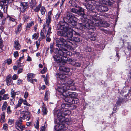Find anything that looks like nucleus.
<instances>
[{"label":"nucleus","mask_w":131,"mask_h":131,"mask_svg":"<svg viewBox=\"0 0 131 131\" xmlns=\"http://www.w3.org/2000/svg\"><path fill=\"white\" fill-rule=\"evenodd\" d=\"M31 114L28 111H22L21 113V116L19 118V120L22 121V119L29 121L30 119Z\"/></svg>","instance_id":"obj_7"},{"label":"nucleus","mask_w":131,"mask_h":131,"mask_svg":"<svg viewBox=\"0 0 131 131\" xmlns=\"http://www.w3.org/2000/svg\"><path fill=\"white\" fill-rule=\"evenodd\" d=\"M95 4L96 5V8L100 12H105L108 10V8L107 6L102 5V4L101 3L96 2Z\"/></svg>","instance_id":"obj_8"},{"label":"nucleus","mask_w":131,"mask_h":131,"mask_svg":"<svg viewBox=\"0 0 131 131\" xmlns=\"http://www.w3.org/2000/svg\"><path fill=\"white\" fill-rule=\"evenodd\" d=\"M35 75L34 74L32 73L28 74L27 75V78L28 81L31 83L36 82L37 81L36 79H32Z\"/></svg>","instance_id":"obj_12"},{"label":"nucleus","mask_w":131,"mask_h":131,"mask_svg":"<svg viewBox=\"0 0 131 131\" xmlns=\"http://www.w3.org/2000/svg\"><path fill=\"white\" fill-rule=\"evenodd\" d=\"M74 92L77 94V95L76 96H73V97H71L69 96H64L65 97V98L64 99L65 101L66 102H68L69 103H71L72 102L73 98H75V97H77L78 95V94L74 92Z\"/></svg>","instance_id":"obj_14"},{"label":"nucleus","mask_w":131,"mask_h":131,"mask_svg":"<svg viewBox=\"0 0 131 131\" xmlns=\"http://www.w3.org/2000/svg\"><path fill=\"white\" fill-rule=\"evenodd\" d=\"M97 34L95 33H92L90 35V39L92 41H95L96 39Z\"/></svg>","instance_id":"obj_20"},{"label":"nucleus","mask_w":131,"mask_h":131,"mask_svg":"<svg viewBox=\"0 0 131 131\" xmlns=\"http://www.w3.org/2000/svg\"><path fill=\"white\" fill-rule=\"evenodd\" d=\"M18 77V76L16 74L14 75L12 77V79L14 80H15L17 79Z\"/></svg>","instance_id":"obj_53"},{"label":"nucleus","mask_w":131,"mask_h":131,"mask_svg":"<svg viewBox=\"0 0 131 131\" xmlns=\"http://www.w3.org/2000/svg\"><path fill=\"white\" fill-rule=\"evenodd\" d=\"M23 71V68H20L18 70L17 72V73L18 74H19L22 72Z\"/></svg>","instance_id":"obj_62"},{"label":"nucleus","mask_w":131,"mask_h":131,"mask_svg":"<svg viewBox=\"0 0 131 131\" xmlns=\"http://www.w3.org/2000/svg\"><path fill=\"white\" fill-rule=\"evenodd\" d=\"M49 92L48 91H46L45 93L44 100L46 101H47L49 99Z\"/></svg>","instance_id":"obj_23"},{"label":"nucleus","mask_w":131,"mask_h":131,"mask_svg":"<svg viewBox=\"0 0 131 131\" xmlns=\"http://www.w3.org/2000/svg\"><path fill=\"white\" fill-rule=\"evenodd\" d=\"M5 121V118H2V117H1L0 119V121L2 123H3Z\"/></svg>","instance_id":"obj_63"},{"label":"nucleus","mask_w":131,"mask_h":131,"mask_svg":"<svg viewBox=\"0 0 131 131\" xmlns=\"http://www.w3.org/2000/svg\"><path fill=\"white\" fill-rule=\"evenodd\" d=\"M23 104L26 105L28 106H31V105L28 103L27 102L26 100H24L23 101Z\"/></svg>","instance_id":"obj_39"},{"label":"nucleus","mask_w":131,"mask_h":131,"mask_svg":"<svg viewBox=\"0 0 131 131\" xmlns=\"http://www.w3.org/2000/svg\"><path fill=\"white\" fill-rule=\"evenodd\" d=\"M51 21V18H47L46 19V25H43V28L44 30H45V32H46V27H48L49 26V24Z\"/></svg>","instance_id":"obj_17"},{"label":"nucleus","mask_w":131,"mask_h":131,"mask_svg":"<svg viewBox=\"0 0 131 131\" xmlns=\"http://www.w3.org/2000/svg\"><path fill=\"white\" fill-rule=\"evenodd\" d=\"M14 48L17 50H19L21 48L20 45L19 43V41L18 40H15L14 42Z\"/></svg>","instance_id":"obj_15"},{"label":"nucleus","mask_w":131,"mask_h":131,"mask_svg":"<svg viewBox=\"0 0 131 131\" xmlns=\"http://www.w3.org/2000/svg\"><path fill=\"white\" fill-rule=\"evenodd\" d=\"M22 80L20 79H18L17 81V83L18 85H19L22 83Z\"/></svg>","instance_id":"obj_57"},{"label":"nucleus","mask_w":131,"mask_h":131,"mask_svg":"<svg viewBox=\"0 0 131 131\" xmlns=\"http://www.w3.org/2000/svg\"><path fill=\"white\" fill-rule=\"evenodd\" d=\"M34 24L33 21H31L29 23H27L26 27V29L27 30L30 29L31 26Z\"/></svg>","instance_id":"obj_21"},{"label":"nucleus","mask_w":131,"mask_h":131,"mask_svg":"<svg viewBox=\"0 0 131 131\" xmlns=\"http://www.w3.org/2000/svg\"><path fill=\"white\" fill-rule=\"evenodd\" d=\"M70 106V105L68 103L63 104L61 105L62 110V111L63 118L65 116L71 114V111L68 110V108Z\"/></svg>","instance_id":"obj_6"},{"label":"nucleus","mask_w":131,"mask_h":131,"mask_svg":"<svg viewBox=\"0 0 131 131\" xmlns=\"http://www.w3.org/2000/svg\"><path fill=\"white\" fill-rule=\"evenodd\" d=\"M81 12V13H80V15H83L84 14V9L81 7L79 8V9L78 10V13Z\"/></svg>","instance_id":"obj_27"},{"label":"nucleus","mask_w":131,"mask_h":131,"mask_svg":"<svg viewBox=\"0 0 131 131\" xmlns=\"http://www.w3.org/2000/svg\"><path fill=\"white\" fill-rule=\"evenodd\" d=\"M41 4L40 3L37 6H36L35 8L34 9V11L35 12H37L39 11L40 10V8L41 7Z\"/></svg>","instance_id":"obj_30"},{"label":"nucleus","mask_w":131,"mask_h":131,"mask_svg":"<svg viewBox=\"0 0 131 131\" xmlns=\"http://www.w3.org/2000/svg\"><path fill=\"white\" fill-rule=\"evenodd\" d=\"M6 2V0H2L1 1V7H2V9L3 8L4 3Z\"/></svg>","instance_id":"obj_48"},{"label":"nucleus","mask_w":131,"mask_h":131,"mask_svg":"<svg viewBox=\"0 0 131 131\" xmlns=\"http://www.w3.org/2000/svg\"><path fill=\"white\" fill-rule=\"evenodd\" d=\"M46 108L45 107H43L42 109V111L44 113V114H46Z\"/></svg>","instance_id":"obj_59"},{"label":"nucleus","mask_w":131,"mask_h":131,"mask_svg":"<svg viewBox=\"0 0 131 131\" xmlns=\"http://www.w3.org/2000/svg\"><path fill=\"white\" fill-rule=\"evenodd\" d=\"M49 35H47L46 36V40L47 42H50L51 40V39L49 37Z\"/></svg>","instance_id":"obj_50"},{"label":"nucleus","mask_w":131,"mask_h":131,"mask_svg":"<svg viewBox=\"0 0 131 131\" xmlns=\"http://www.w3.org/2000/svg\"><path fill=\"white\" fill-rule=\"evenodd\" d=\"M63 84H65V86L66 87L68 90H69L72 89L73 90H75L76 89L74 87L73 89L71 87L74 84L73 80L67 77L64 80Z\"/></svg>","instance_id":"obj_5"},{"label":"nucleus","mask_w":131,"mask_h":131,"mask_svg":"<svg viewBox=\"0 0 131 131\" xmlns=\"http://www.w3.org/2000/svg\"><path fill=\"white\" fill-rule=\"evenodd\" d=\"M75 63L74 64V65L73 66H75L76 67H79L80 66V64L78 62H76L75 61Z\"/></svg>","instance_id":"obj_61"},{"label":"nucleus","mask_w":131,"mask_h":131,"mask_svg":"<svg viewBox=\"0 0 131 131\" xmlns=\"http://www.w3.org/2000/svg\"><path fill=\"white\" fill-rule=\"evenodd\" d=\"M40 11L42 15H44L46 11V9L45 7L43 6L41 7Z\"/></svg>","instance_id":"obj_31"},{"label":"nucleus","mask_w":131,"mask_h":131,"mask_svg":"<svg viewBox=\"0 0 131 131\" xmlns=\"http://www.w3.org/2000/svg\"><path fill=\"white\" fill-rule=\"evenodd\" d=\"M73 40L76 42H79L80 41V38L78 37H74Z\"/></svg>","instance_id":"obj_35"},{"label":"nucleus","mask_w":131,"mask_h":131,"mask_svg":"<svg viewBox=\"0 0 131 131\" xmlns=\"http://www.w3.org/2000/svg\"><path fill=\"white\" fill-rule=\"evenodd\" d=\"M46 124L45 122L44 126L41 127L40 131H45V129L46 127Z\"/></svg>","instance_id":"obj_41"},{"label":"nucleus","mask_w":131,"mask_h":131,"mask_svg":"<svg viewBox=\"0 0 131 131\" xmlns=\"http://www.w3.org/2000/svg\"><path fill=\"white\" fill-rule=\"evenodd\" d=\"M8 123L9 124L12 125L14 123V120L10 119H9Z\"/></svg>","instance_id":"obj_49"},{"label":"nucleus","mask_w":131,"mask_h":131,"mask_svg":"<svg viewBox=\"0 0 131 131\" xmlns=\"http://www.w3.org/2000/svg\"><path fill=\"white\" fill-rule=\"evenodd\" d=\"M72 123L71 119L70 118L61 119L59 122L57 123L54 127L56 131H64V127L66 124L69 125Z\"/></svg>","instance_id":"obj_4"},{"label":"nucleus","mask_w":131,"mask_h":131,"mask_svg":"<svg viewBox=\"0 0 131 131\" xmlns=\"http://www.w3.org/2000/svg\"><path fill=\"white\" fill-rule=\"evenodd\" d=\"M61 72L60 73L56 74V78L58 79H60L62 80L63 82H64L65 79L67 77V75L61 74Z\"/></svg>","instance_id":"obj_13"},{"label":"nucleus","mask_w":131,"mask_h":131,"mask_svg":"<svg viewBox=\"0 0 131 131\" xmlns=\"http://www.w3.org/2000/svg\"><path fill=\"white\" fill-rule=\"evenodd\" d=\"M88 3L90 4H88L86 6L87 9L91 11L94 10V7L92 5L94 4L95 2L94 1V2L92 1V3L90 2V3H89V0H88Z\"/></svg>","instance_id":"obj_16"},{"label":"nucleus","mask_w":131,"mask_h":131,"mask_svg":"<svg viewBox=\"0 0 131 131\" xmlns=\"http://www.w3.org/2000/svg\"><path fill=\"white\" fill-rule=\"evenodd\" d=\"M39 36V34L38 33H35L32 35V38L35 40L37 39Z\"/></svg>","instance_id":"obj_34"},{"label":"nucleus","mask_w":131,"mask_h":131,"mask_svg":"<svg viewBox=\"0 0 131 131\" xmlns=\"http://www.w3.org/2000/svg\"><path fill=\"white\" fill-rule=\"evenodd\" d=\"M28 95V94L27 91H26L25 92L24 95V97L26 99L27 98Z\"/></svg>","instance_id":"obj_52"},{"label":"nucleus","mask_w":131,"mask_h":131,"mask_svg":"<svg viewBox=\"0 0 131 131\" xmlns=\"http://www.w3.org/2000/svg\"><path fill=\"white\" fill-rule=\"evenodd\" d=\"M56 90L57 93L59 95H62L63 96H69L72 97L77 95L76 93L69 91V90L67 89L65 84H63L58 85Z\"/></svg>","instance_id":"obj_3"},{"label":"nucleus","mask_w":131,"mask_h":131,"mask_svg":"<svg viewBox=\"0 0 131 131\" xmlns=\"http://www.w3.org/2000/svg\"><path fill=\"white\" fill-rule=\"evenodd\" d=\"M47 70V69L46 67H44L43 69L41 71V73L43 74L45 73Z\"/></svg>","instance_id":"obj_51"},{"label":"nucleus","mask_w":131,"mask_h":131,"mask_svg":"<svg viewBox=\"0 0 131 131\" xmlns=\"http://www.w3.org/2000/svg\"><path fill=\"white\" fill-rule=\"evenodd\" d=\"M59 69L60 70L66 72H68L70 70V69L69 68L65 66H60L59 68Z\"/></svg>","instance_id":"obj_19"},{"label":"nucleus","mask_w":131,"mask_h":131,"mask_svg":"<svg viewBox=\"0 0 131 131\" xmlns=\"http://www.w3.org/2000/svg\"><path fill=\"white\" fill-rule=\"evenodd\" d=\"M77 19L76 18L71 15V13L68 12L67 13L66 17L63 18L64 21L68 24V27H65L60 24L57 25V28L58 29H60L57 31V35L68 38L66 40L63 38H60L56 40V45L59 49L55 52L56 55L53 56L55 61L60 62L61 61L64 63L68 62L72 65H74L76 59L72 60L67 57V55L70 56L72 54L67 50V48L71 50L74 49L73 47L71 46L73 44L71 38L73 35H79V34L70 28H76L77 27Z\"/></svg>","instance_id":"obj_1"},{"label":"nucleus","mask_w":131,"mask_h":131,"mask_svg":"<svg viewBox=\"0 0 131 131\" xmlns=\"http://www.w3.org/2000/svg\"><path fill=\"white\" fill-rule=\"evenodd\" d=\"M11 75L10 74L9 75L6 77V83L7 85L9 86L11 84L12 85L13 83H12V80L11 79Z\"/></svg>","instance_id":"obj_18"},{"label":"nucleus","mask_w":131,"mask_h":131,"mask_svg":"<svg viewBox=\"0 0 131 131\" xmlns=\"http://www.w3.org/2000/svg\"><path fill=\"white\" fill-rule=\"evenodd\" d=\"M7 112L8 114H9L11 112V111L10 110V106H9L8 107L7 109Z\"/></svg>","instance_id":"obj_47"},{"label":"nucleus","mask_w":131,"mask_h":131,"mask_svg":"<svg viewBox=\"0 0 131 131\" xmlns=\"http://www.w3.org/2000/svg\"><path fill=\"white\" fill-rule=\"evenodd\" d=\"M11 97L14 98L15 97L16 93L13 90H12L11 92Z\"/></svg>","instance_id":"obj_38"},{"label":"nucleus","mask_w":131,"mask_h":131,"mask_svg":"<svg viewBox=\"0 0 131 131\" xmlns=\"http://www.w3.org/2000/svg\"><path fill=\"white\" fill-rule=\"evenodd\" d=\"M79 101V100L78 99L76 98H75L74 99H73L71 103L72 104H77L78 103Z\"/></svg>","instance_id":"obj_29"},{"label":"nucleus","mask_w":131,"mask_h":131,"mask_svg":"<svg viewBox=\"0 0 131 131\" xmlns=\"http://www.w3.org/2000/svg\"><path fill=\"white\" fill-rule=\"evenodd\" d=\"M30 4L31 7V8L33 9V8L35 6L36 4V2L35 0H31L30 2Z\"/></svg>","instance_id":"obj_25"},{"label":"nucleus","mask_w":131,"mask_h":131,"mask_svg":"<svg viewBox=\"0 0 131 131\" xmlns=\"http://www.w3.org/2000/svg\"><path fill=\"white\" fill-rule=\"evenodd\" d=\"M53 46L52 44H51L50 45V53L51 54L52 53L53 51Z\"/></svg>","instance_id":"obj_42"},{"label":"nucleus","mask_w":131,"mask_h":131,"mask_svg":"<svg viewBox=\"0 0 131 131\" xmlns=\"http://www.w3.org/2000/svg\"><path fill=\"white\" fill-rule=\"evenodd\" d=\"M102 23L100 17L95 15L90 16V19L87 22L84 21L79 25L81 26L80 29L82 27V29L83 28L94 31L95 29V26L101 27L102 26Z\"/></svg>","instance_id":"obj_2"},{"label":"nucleus","mask_w":131,"mask_h":131,"mask_svg":"<svg viewBox=\"0 0 131 131\" xmlns=\"http://www.w3.org/2000/svg\"><path fill=\"white\" fill-rule=\"evenodd\" d=\"M12 60H11L10 59H7V62L8 64H10L11 63Z\"/></svg>","instance_id":"obj_64"},{"label":"nucleus","mask_w":131,"mask_h":131,"mask_svg":"<svg viewBox=\"0 0 131 131\" xmlns=\"http://www.w3.org/2000/svg\"><path fill=\"white\" fill-rule=\"evenodd\" d=\"M22 24L20 23L18 25L16 29L15 30V32L16 34L19 33L21 29Z\"/></svg>","instance_id":"obj_24"},{"label":"nucleus","mask_w":131,"mask_h":131,"mask_svg":"<svg viewBox=\"0 0 131 131\" xmlns=\"http://www.w3.org/2000/svg\"><path fill=\"white\" fill-rule=\"evenodd\" d=\"M44 80L45 82V83L46 85H49L48 81L47 78H46L44 79Z\"/></svg>","instance_id":"obj_60"},{"label":"nucleus","mask_w":131,"mask_h":131,"mask_svg":"<svg viewBox=\"0 0 131 131\" xmlns=\"http://www.w3.org/2000/svg\"><path fill=\"white\" fill-rule=\"evenodd\" d=\"M46 30L47 29H48V30L47 31V35H50V34L51 33V27H49V26L48 27H46Z\"/></svg>","instance_id":"obj_32"},{"label":"nucleus","mask_w":131,"mask_h":131,"mask_svg":"<svg viewBox=\"0 0 131 131\" xmlns=\"http://www.w3.org/2000/svg\"><path fill=\"white\" fill-rule=\"evenodd\" d=\"M69 3L71 4V6L73 7L78 8L79 7L78 6L76 5V2L75 1L73 0H70L69 1Z\"/></svg>","instance_id":"obj_22"},{"label":"nucleus","mask_w":131,"mask_h":131,"mask_svg":"<svg viewBox=\"0 0 131 131\" xmlns=\"http://www.w3.org/2000/svg\"><path fill=\"white\" fill-rule=\"evenodd\" d=\"M51 15H52L51 12V11L49 12L48 13V17L47 18H51Z\"/></svg>","instance_id":"obj_58"},{"label":"nucleus","mask_w":131,"mask_h":131,"mask_svg":"<svg viewBox=\"0 0 131 131\" xmlns=\"http://www.w3.org/2000/svg\"><path fill=\"white\" fill-rule=\"evenodd\" d=\"M9 97V95L7 94H4L3 97H2L3 99L4 100H6L8 99Z\"/></svg>","instance_id":"obj_36"},{"label":"nucleus","mask_w":131,"mask_h":131,"mask_svg":"<svg viewBox=\"0 0 131 131\" xmlns=\"http://www.w3.org/2000/svg\"><path fill=\"white\" fill-rule=\"evenodd\" d=\"M85 50L87 52H90L91 51V49L90 47H87L85 49Z\"/></svg>","instance_id":"obj_43"},{"label":"nucleus","mask_w":131,"mask_h":131,"mask_svg":"<svg viewBox=\"0 0 131 131\" xmlns=\"http://www.w3.org/2000/svg\"><path fill=\"white\" fill-rule=\"evenodd\" d=\"M35 43L36 44V48L35 49H34V48L33 47L32 48V49L34 50V51H37V49L39 48V47L40 45V40H38Z\"/></svg>","instance_id":"obj_26"},{"label":"nucleus","mask_w":131,"mask_h":131,"mask_svg":"<svg viewBox=\"0 0 131 131\" xmlns=\"http://www.w3.org/2000/svg\"><path fill=\"white\" fill-rule=\"evenodd\" d=\"M20 10L21 12H24L27 10L28 7V3L27 2H21L20 4Z\"/></svg>","instance_id":"obj_11"},{"label":"nucleus","mask_w":131,"mask_h":131,"mask_svg":"<svg viewBox=\"0 0 131 131\" xmlns=\"http://www.w3.org/2000/svg\"><path fill=\"white\" fill-rule=\"evenodd\" d=\"M24 55L23 54V55L21 57L19 58V60L18 61V67L19 66V65H21L20 63V60H21V59H23V58H24Z\"/></svg>","instance_id":"obj_37"},{"label":"nucleus","mask_w":131,"mask_h":131,"mask_svg":"<svg viewBox=\"0 0 131 131\" xmlns=\"http://www.w3.org/2000/svg\"><path fill=\"white\" fill-rule=\"evenodd\" d=\"M8 125L7 124H3V128L4 130H7V129Z\"/></svg>","instance_id":"obj_46"},{"label":"nucleus","mask_w":131,"mask_h":131,"mask_svg":"<svg viewBox=\"0 0 131 131\" xmlns=\"http://www.w3.org/2000/svg\"><path fill=\"white\" fill-rule=\"evenodd\" d=\"M23 99H20L18 101V103L21 105L22 103H23Z\"/></svg>","instance_id":"obj_56"},{"label":"nucleus","mask_w":131,"mask_h":131,"mask_svg":"<svg viewBox=\"0 0 131 131\" xmlns=\"http://www.w3.org/2000/svg\"><path fill=\"white\" fill-rule=\"evenodd\" d=\"M29 18V16L25 14H24L23 16V19L24 22L28 19Z\"/></svg>","instance_id":"obj_33"},{"label":"nucleus","mask_w":131,"mask_h":131,"mask_svg":"<svg viewBox=\"0 0 131 131\" xmlns=\"http://www.w3.org/2000/svg\"><path fill=\"white\" fill-rule=\"evenodd\" d=\"M71 11L74 13L78 14V10L75 8H73L71 9Z\"/></svg>","instance_id":"obj_40"},{"label":"nucleus","mask_w":131,"mask_h":131,"mask_svg":"<svg viewBox=\"0 0 131 131\" xmlns=\"http://www.w3.org/2000/svg\"><path fill=\"white\" fill-rule=\"evenodd\" d=\"M54 116L57 117V120L59 121V122L61 120V119H63L62 108L58 110H54Z\"/></svg>","instance_id":"obj_9"},{"label":"nucleus","mask_w":131,"mask_h":131,"mask_svg":"<svg viewBox=\"0 0 131 131\" xmlns=\"http://www.w3.org/2000/svg\"><path fill=\"white\" fill-rule=\"evenodd\" d=\"M13 54L15 57L16 58L18 56V52L17 51L14 52Z\"/></svg>","instance_id":"obj_55"},{"label":"nucleus","mask_w":131,"mask_h":131,"mask_svg":"<svg viewBox=\"0 0 131 131\" xmlns=\"http://www.w3.org/2000/svg\"><path fill=\"white\" fill-rule=\"evenodd\" d=\"M39 122L37 121L36 123L34 125L35 127L37 129H38L39 128Z\"/></svg>","instance_id":"obj_44"},{"label":"nucleus","mask_w":131,"mask_h":131,"mask_svg":"<svg viewBox=\"0 0 131 131\" xmlns=\"http://www.w3.org/2000/svg\"><path fill=\"white\" fill-rule=\"evenodd\" d=\"M22 121L19 120L17 121L15 124V126L16 128L19 131H22L25 127V126L22 125Z\"/></svg>","instance_id":"obj_10"},{"label":"nucleus","mask_w":131,"mask_h":131,"mask_svg":"<svg viewBox=\"0 0 131 131\" xmlns=\"http://www.w3.org/2000/svg\"><path fill=\"white\" fill-rule=\"evenodd\" d=\"M5 92V90L4 89H2L0 91V95H2Z\"/></svg>","instance_id":"obj_54"},{"label":"nucleus","mask_w":131,"mask_h":131,"mask_svg":"<svg viewBox=\"0 0 131 131\" xmlns=\"http://www.w3.org/2000/svg\"><path fill=\"white\" fill-rule=\"evenodd\" d=\"M7 103L6 101H5L3 103L2 106V110L4 111L5 110L7 107Z\"/></svg>","instance_id":"obj_28"},{"label":"nucleus","mask_w":131,"mask_h":131,"mask_svg":"<svg viewBox=\"0 0 131 131\" xmlns=\"http://www.w3.org/2000/svg\"><path fill=\"white\" fill-rule=\"evenodd\" d=\"M15 101V99H14L13 98L11 99L10 101V104L11 105H13L14 104V102Z\"/></svg>","instance_id":"obj_45"}]
</instances>
